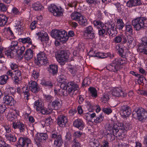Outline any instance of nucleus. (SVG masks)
Here are the masks:
<instances>
[{
    "mask_svg": "<svg viewBox=\"0 0 147 147\" xmlns=\"http://www.w3.org/2000/svg\"><path fill=\"white\" fill-rule=\"evenodd\" d=\"M105 127L108 134H113L116 137L121 138L125 137L126 131L124 124L121 122H117L116 119L112 118L106 123Z\"/></svg>",
    "mask_w": 147,
    "mask_h": 147,
    "instance_id": "obj_1",
    "label": "nucleus"
},
{
    "mask_svg": "<svg viewBox=\"0 0 147 147\" xmlns=\"http://www.w3.org/2000/svg\"><path fill=\"white\" fill-rule=\"evenodd\" d=\"M61 89L58 91L59 94L61 96H66L67 90L71 96H72L74 92L79 89L78 85L74 81L69 82L67 84L61 83L60 85Z\"/></svg>",
    "mask_w": 147,
    "mask_h": 147,
    "instance_id": "obj_2",
    "label": "nucleus"
},
{
    "mask_svg": "<svg viewBox=\"0 0 147 147\" xmlns=\"http://www.w3.org/2000/svg\"><path fill=\"white\" fill-rule=\"evenodd\" d=\"M131 23L135 30L140 31L147 27V19L143 17L137 18L133 20Z\"/></svg>",
    "mask_w": 147,
    "mask_h": 147,
    "instance_id": "obj_3",
    "label": "nucleus"
},
{
    "mask_svg": "<svg viewBox=\"0 0 147 147\" xmlns=\"http://www.w3.org/2000/svg\"><path fill=\"white\" fill-rule=\"evenodd\" d=\"M18 45V42L17 41H13L11 42L10 48L5 51V54L7 57L11 58L18 53L19 50Z\"/></svg>",
    "mask_w": 147,
    "mask_h": 147,
    "instance_id": "obj_4",
    "label": "nucleus"
},
{
    "mask_svg": "<svg viewBox=\"0 0 147 147\" xmlns=\"http://www.w3.org/2000/svg\"><path fill=\"white\" fill-rule=\"evenodd\" d=\"M68 38L67 32L65 31L56 29V40H59L63 44L67 40Z\"/></svg>",
    "mask_w": 147,
    "mask_h": 147,
    "instance_id": "obj_5",
    "label": "nucleus"
},
{
    "mask_svg": "<svg viewBox=\"0 0 147 147\" xmlns=\"http://www.w3.org/2000/svg\"><path fill=\"white\" fill-rule=\"evenodd\" d=\"M16 145L19 147H32L31 144L30 140L24 137H20Z\"/></svg>",
    "mask_w": 147,
    "mask_h": 147,
    "instance_id": "obj_6",
    "label": "nucleus"
},
{
    "mask_svg": "<svg viewBox=\"0 0 147 147\" xmlns=\"http://www.w3.org/2000/svg\"><path fill=\"white\" fill-rule=\"evenodd\" d=\"M36 64L39 66L46 64L48 62L46 54L43 52H40L37 55Z\"/></svg>",
    "mask_w": 147,
    "mask_h": 147,
    "instance_id": "obj_7",
    "label": "nucleus"
},
{
    "mask_svg": "<svg viewBox=\"0 0 147 147\" xmlns=\"http://www.w3.org/2000/svg\"><path fill=\"white\" fill-rule=\"evenodd\" d=\"M68 58V52L66 51H62L57 54V60L59 63L63 64L67 61Z\"/></svg>",
    "mask_w": 147,
    "mask_h": 147,
    "instance_id": "obj_8",
    "label": "nucleus"
},
{
    "mask_svg": "<svg viewBox=\"0 0 147 147\" xmlns=\"http://www.w3.org/2000/svg\"><path fill=\"white\" fill-rule=\"evenodd\" d=\"M94 34V31L91 26H90L85 29L84 35L86 38H93L95 37Z\"/></svg>",
    "mask_w": 147,
    "mask_h": 147,
    "instance_id": "obj_9",
    "label": "nucleus"
},
{
    "mask_svg": "<svg viewBox=\"0 0 147 147\" xmlns=\"http://www.w3.org/2000/svg\"><path fill=\"white\" fill-rule=\"evenodd\" d=\"M17 91L20 94H21L22 93H23L25 99L28 100L29 99L30 94L28 92L29 90L27 87L24 86L22 88L20 87H18L17 88Z\"/></svg>",
    "mask_w": 147,
    "mask_h": 147,
    "instance_id": "obj_10",
    "label": "nucleus"
},
{
    "mask_svg": "<svg viewBox=\"0 0 147 147\" xmlns=\"http://www.w3.org/2000/svg\"><path fill=\"white\" fill-rule=\"evenodd\" d=\"M6 141L10 143H14L17 140V138L14 134L11 132L10 134H5Z\"/></svg>",
    "mask_w": 147,
    "mask_h": 147,
    "instance_id": "obj_11",
    "label": "nucleus"
},
{
    "mask_svg": "<svg viewBox=\"0 0 147 147\" xmlns=\"http://www.w3.org/2000/svg\"><path fill=\"white\" fill-rule=\"evenodd\" d=\"M67 122V118L65 116L60 115L58 117L57 119V123L60 127H64Z\"/></svg>",
    "mask_w": 147,
    "mask_h": 147,
    "instance_id": "obj_12",
    "label": "nucleus"
},
{
    "mask_svg": "<svg viewBox=\"0 0 147 147\" xmlns=\"http://www.w3.org/2000/svg\"><path fill=\"white\" fill-rule=\"evenodd\" d=\"M36 34L38 36V39L42 42H46L49 40V37L48 34L45 31L38 32L36 33Z\"/></svg>",
    "mask_w": 147,
    "mask_h": 147,
    "instance_id": "obj_13",
    "label": "nucleus"
},
{
    "mask_svg": "<svg viewBox=\"0 0 147 147\" xmlns=\"http://www.w3.org/2000/svg\"><path fill=\"white\" fill-rule=\"evenodd\" d=\"M28 85L29 89L32 92L36 93L39 91V87L36 82L31 81L29 82Z\"/></svg>",
    "mask_w": 147,
    "mask_h": 147,
    "instance_id": "obj_14",
    "label": "nucleus"
},
{
    "mask_svg": "<svg viewBox=\"0 0 147 147\" xmlns=\"http://www.w3.org/2000/svg\"><path fill=\"white\" fill-rule=\"evenodd\" d=\"M13 79L16 84H18L21 80L22 76L21 72L20 70H15L13 72Z\"/></svg>",
    "mask_w": 147,
    "mask_h": 147,
    "instance_id": "obj_15",
    "label": "nucleus"
},
{
    "mask_svg": "<svg viewBox=\"0 0 147 147\" xmlns=\"http://www.w3.org/2000/svg\"><path fill=\"white\" fill-rule=\"evenodd\" d=\"M73 126L80 130H82L84 126V123L81 119H78L75 120L73 123Z\"/></svg>",
    "mask_w": 147,
    "mask_h": 147,
    "instance_id": "obj_16",
    "label": "nucleus"
},
{
    "mask_svg": "<svg viewBox=\"0 0 147 147\" xmlns=\"http://www.w3.org/2000/svg\"><path fill=\"white\" fill-rule=\"evenodd\" d=\"M114 41L116 43H119L121 41L123 44L125 43L127 41L126 37L122 34L118 35L113 39Z\"/></svg>",
    "mask_w": 147,
    "mask_h": 147,
    "instance_id": "obj_17",
    "label": "nucleus"
},
{
    "mask_svg": "<svg viewBox=\"0 0 147 147\" xmlns=\"http://www.w3.org/2000/svg\"><path fill=\"white\" fill-rule=\"evenodd\" d=\"M3 101L5 103L10 106L13 105L15 102L12 96L8 95H6L4 96Z\"/></svg>",
    "mask_w": 147,
    "mask_h": 147,
    "instance_id": "obj_18",
    "label": "nucleus"
},
{
    "mask_svg": "<svg viewBox=\"0 0 147 147\" xmlns=\"http://www.w3.org/2000/svg\"><path fill=\"white\" fill-rule=\"evenodd\" d=\"M34 107L36 109V110H43L44 103L40 100H38L35 101Z\"/></svg>",
    "mask_w": 147,
    "mask_h": 147,
    "instance_id": "obj_19",
    "label": "nucleus"
},
{
    "mask_svg": "<svg viewBox=\"0 0 147 147\" xmlns=\"http://www.w3.org/2000/svg\"><path fill=\"white\" fill-rule=\"evenodd\" d=\"M123 59L121 58L118 57L115 58L113 61V63L115 65L119 66L120 65H124L127 63L126 58Z\"/></svg>",
    "mask_w": 147,
    "mask_h": 147,
    "instance_id": "obj_20",
    "label": "nucleus"
},
{
    "mask_svg": "<svg viewBox=\"0 0 147 147\" xmlns=\"http://www.w3.org/2000/svg\"><path fill=\"white\" fill-rule=\"evenodd\" d=\"M8 18L3 14H0V26H3L5 25L8 21Z\"/></svg>",
    "mask_w": 147,
    "mask_h": 147,
    "instance_id": "obj_21",
    "label": "nucleus"
},
{
    "mask_svg": "<svg viewBox=\"0 0 147 147\" xmlns=\"http://www.w3.org/2000/svg\"><path fill=\"white\" fill-rule=\"evenodd\" d=\"M141 4L140 0H129L127 3V6L129 7L136 6Z\"/></svg>",
    "mask_w": 147,
    "mask_h": 147,
    "instance_id": "obj_22",
    "label": "nucleus"
},
{
    "mask_svg": "<svg viewBox=\"0 0 147 147\" xmlns=\"http://www.w3.org/2000/svg\"><path fill=\"white\" fill-rule=\"evenodd\" d=\"M132 115L134 118L137 119L140 121H142L144 118L141 111H133Z\"/></svg>",
    "mask_w": 147,
    "mask_h": 147,
    "instance_id": "obj_23",
    "label": "nucleus"
},
{
    "mask_svg": "<svg viewBox=\"0 0 147 147\" xmlns=\"http://www.w3.org/2000/svg\"><path fill=\"white\" fill-rule=\"evenodd\" d=\"M107 69L109 71L114 72H117L119 69V66L116 65L115 63H112L107 67Z\"/></svg>",
    "mask_w": 147,
    "mask_h": 147,
    "instance_id": "obj_24",
    "label": "nucleus"
},
{
    "mask_svg": "<svg viewBox=\"0 0 147 147\" xmlns=\"http://www.w3.org/2000/svg\"><path fill=\"white\" fill-rule=\"evenodd\" d=\"M53 121L51 118L48 117L45 121H42L41 122V123L43 127L45 126H49L50 127L53 123Z\"/></svg>",
    "mask_w": 147,
    "mask_h": 147,
    "instance_id": "obj_25",
    "label": "nucleus"
},
{
    "mask_svg": "<svg viewBox=\"0 0 147 147\" xmlns=\"http://www.w3.org/2000/svg\"><path fill=\"white\" fill-rule=\"evenodd\" d=\"M32 8L36 11L42 10L44 9V7L39 2H37L32 5Z\"/></svg>",
    "mask_w": 147,
    "mask_h": 147,
    "instance_id": "obj_26",
    "label": "nucleus"
},
{
    "mask_svg": "<svg viewBox=\"0 0 147 147\" xmlns=\"http://www.w3.org/2000/svg\"><path fill=\"white\" fill-rule=\"evenodd\" d=\"M48 138V135L46 133H40L37 136V140L40 142H45Z\"/></svg>",
    "mask_w": 147,
    "mask_h": 147,
    "instance_id": "obj_27",
    "label": "nucleus"
},
{
    "mask_svg": "<svg viewBox=\"0 0 147 147\" xmlns=\"http://www.w3.org/2000/svg\"><path fill=\"white\" fill-rule=\"evenodd\" d=\"M125 25L123 20L121 19H118L117 20L115 28L119 30H122Z\"/></svg>",
    "mask_w": 147,
    "mask_h": 147,
    "instance_id": "obj_28",
    "label": "nucleus"
},
{
    "mask_svg": "<svg viewBox=\"0 0 147 147\" xmlns=\"http://www.w3.org/2000/svg\"><path fill=\"white\" fill-rule=\"evenodd\" d=\"M19 40L20 42H22L23 43L28 44V45H26L27 47H29L30 45H32L31 39L29 37L24 38H19Z\"/></svg>",
    "mask_w": 147,
    "mask_h": 147,
    "instance_id": "obj_29",
    "label": "nucleus"
},
{
    "mask_svg": "<svg viewBox=\"0 0 147 147\" xmlns=\"http://www.w3.org/2000/svg\"><path fill=\"white\" fill-rule=\"evenodd\" d=\"M64 10L61 7L56 6V16L60 17L63 16Z\"/></svg>",
    "mask_w": 147,
    "mask_h": 147,
    "instance_id": "obj_30",
    "label": "nucleus"
},
{
    "mask_svg": "<svg viewBox=\"0 0 147 147\" xmlns=\"http://www.w3.org/2000/svg\"><path fill=\"white\" fill-rule=\"evenodd\" d=\"M33 56V52L32 51L29 49L27 50L24 55V57L26 60H28L32 58Z\"/></svg>",
    "mask_w": 147,
    "mask_h": 147,
    "instance_id": "obj_31",
    "label": "nucleus"
},
{
    "mask_svg": "<svg viewBox=\"0 0 147 147\" xmlns=\"http://www.w3.org/2000/svg\"><path fill=\"white\" fill-rule=\"evenodd\" d=\"M78 22L80 25L84 26H86L88 24L87 20L84 16L82 15Z\"/></svg>",
    "mask_w": 147,
    "mask_h": 147,
    "instance_id": "obj_32",
    "label": "nucleus"
},
{
    "mask_svg": "<svg viewBox=\"0 0 147 147\" xmlns=\"http://www.w3.org/2000/svg\"><path fill=\"white\" fill-rule=\"evenodd\" d=\"M82 15L78 12H74L71 14V17L72 19L78 21Z\"/></svg>",
    "mask_w": 147,
    "mask_h": 147,
    "instance_id": "obj_33",
    "label": "nucleus"
},
{
    "mask_svg": "<svg viewBox=\"0 0 147 147\" xmlns=\"http://www.w3.org/2000/svg\"><path fill=\"white\" fill-rule=\"evenodd\" d=\"M93 24L95 27L98 28L100 29L104 27V24L101 21L96 20L94 21Z\"/></svg>",
    "mask_w": 147,
    "mask_h": 147,
    "instance_id": "obj_34",
    "label": "nucleus"
},
{
    "mask_svg": "<svg viewBox=\"0 0 147 147\" xmlns=\"http://www.w3.org/2000/svg\"><path fill=\"white\" fill-rule=\"evenodd\" d=\"M16 116L15 113L12 112L9 113L7 115V118L9 121L12 122V123L15 122Z\"/></svg>",
    "mask_w": 147,
    "mask_h": 147,
    "instance_id": "obj_35",
    "label": "nucleus"
},
{
    "mask_svg": "<svg viewBox=\"0 0 147 147\" xmlns=\"http://www.w3.org/2000/svg\"><path fill=\"white\" fill-rule=\"evenodd\" d=\"M122 93V90L119 88H117L114 89L112 92L113 95L117 97H120L121 96Z\"/></svg>",
    "mask_w": 147,
    "mask_h": 147,
    "instance_id": "obj_36",
    "label": "nucleus"
},
{
    "mask_svg": "<svg viewBox=\"0 0 147 147\" xmlns=\"http://www.w3.org/2000/svg\"><path fill=\"white\" fill-rule=\"evenodd\" d=\"M89 92L90 95L92 97L96 98L97 93L96 90L94 88L90 87L89 88Z\"/></svg>",
    "mask_w": 147,
    "mask_h": 147,
    "instance_id": "obj_37",
    "label": "nucleus"
},
{
    "mask_svg": "<svg viewBox=\"0 0 147 147\" xmlns=\"http://www.w3.org/2000/svg\"><path fill=\"white\" fill-rule=\"evenodd\" d=\"M8 78V76L6 75L0 76V84L3 85L6 84Z\"/></svg>",
    "mask_w": 147,
    "mask_h": 147,
    "instance_id": "obj_38",
    "label": "nucleus"
},
{
    "mask_svg": "<svg viewBox=\"0 0 147 147\" xmlns=\"http://www.w3.org/2000/svg\"><path fill=\"white\" fill-rule=\"evenodd\" d=\"M116 28H115V26L111 29H109L107 30V32L109 34L112 36H114L117 33V31L116 30Z\"/></svg>",
    "mask_w": 147,
    "mask_h": 147,
    "instance_id": "obj_39",
    "label": "nucleus"
},
{
    "mask_svg": "<svg viewBox=\"0 0 147 147\" xmlns=\"http://www.w3.org/2000/svg\"><path fill=\"white\" fill-rule=\"evenodd\" d=\"M117 49L118 50V53L119 56L123 58H126V55L124 53V50L122 48H120L119 45H117L116 47Z\"/></svg>",
    "mask_w": 147,
    "mask_h": 147,
    "instance_id": "obj_40",
    "label": "nucleus"
},
{
    "mask_svg": "<svg viewBox=\"0 0 147 147\" xmlns=\"http://www.w3.org/2000/svg\"><path fill=\"white\" fill-rule=\"evenodd\" d=\"M56 139V147H60L63 143L61 136L60 135H58Z\"/></svg>",
    "mask_w": 147,
    "mask_h": 147,
    "instance_id": "obj_41",
    "label": "nucleus"
},
{
    "mask_svg": "<svg viewBox=\"0 0 147 147\" xmlns=\"http://www.w3.org/2000/svg\"><path fill=\"white\" fill-rule=\"evenodd\" d=\"M41 84L42 86L51 88L53 86V84L50 81H46L44 79L41 80L40 83Z\"/></svg>",
    "mask_w": 147,
    "mask_h": 147,
    "instance_id": "obj_42",
    "label": "nucleus"
},
{
    "mask_svg": "<svg viewBox=\"0 0 147 147\" xmlns=\"http://www.w3.org/2000/svg\"><path fill=\"white\" fill-rule=\"evenodd\" d=\"M125 31L130 35L133 34V28L130 24H126L125 25Z\"/></svg>",
    "mask_w": 147,
    "mask_h": 147,
    "instance_id": "obj_43",
    "label": "nucleus"
},
{
    "mask_svg": "<svg viewBox=\"0 0 147 147\" xmlns=\"http://www.w3.org/2000/svg\"><path fill=\"white\" fill-rule=\"evenodd\" d=\"M7 33L9 35V36L8 37V39L9 40H11V39H14L15 38V37L14 36V34L10 27H8L7 28Z\"/></svg>",
    "mask_w": 147,
    "mask_h": 147,
    "instance_id": "obj_44",
    "label": "nucleus"
},
{
    "mask_svg": "<svg viewBox=\"0 0 147 147\" xmlns=\"http://www.w3.org/2000/svg\"><path fill=\"white\" fill-rule=\"evenodd\" d=\"M104 24L105 29L107 30L115 26V25L111 22H107Z\"/></svg>",
    "mask_w": 147,
    "mask_h": 147,
    "instance_id": "obj_45",
    "label": "nucleus"
},
{
    "mask_svg": "<svg viewBox=\"0 0 147 147\" xmlns=\"http://www.w3.org/2000/svg\"><path fill=\"white\" fill-rule=\"evenodd\" d=\"M109 55V53H106L97 52L96 57L101 59L105 58L108 57Z\"/></svg>",
    "mask_w": 147,
    "mask_h": 147,
    "instance_id": "obj_46",
    "label": "nucleus"
},
{
    "mask_svg": "<svg viewBox=\"0 0 147 147\" xmlns=\"http://www.w3.org/2000/svg\"><path fill=\"white\" fill-rule=\"evenodd\" d=\"M68 69L72 74H75L77 71V68L76 66L71 65L69 66Z\"/></svg>",
    "mask_w": 147,
    "mask_h": 147,
    "instance_id": "obj_47",
    "label": "nucleus"
},
{
    "mask_svg": "<svg viewBox=\"0 0 147 147\" xmlns=\"http://www.w3.org/2000/svg\"><path fill=\"white\" fill-rule=\"evenodd\" d=\"M48 9L49 11L52 13H53L54 16L55 12V5L54 4H51L48 7Z\"/></svg>",
    "mask_w": 147,
    "mask_h": 147,
    "instance_id": "obj_48",
    "label": "nucleus"
},
{
    "mask_svg": "<svg viewBox=\"0 0 147 147\" xmlns=\"http://www.w3.org/2000/svg\"><path fill=\"white\" fill-rule=\"evenodd\" d=\"M104 119V116H102V114H100L96 119L94 120V122L96 123H101Z\"/></svg>",
    "mask_w": 147,
    "mask_h": 147,
    "instance_id": "obj_49",
    "label": "nucleus"
},
{
    "mask_svg": "<svg viewBox=\"0 0 147 147\" xmlns=\"http://www.w3.org/2000/svg\"><path fill=\"white\" fill-rule=\"evenodd\" d=\"M48 71L49 73L54 75L55 74V64L50 65Z\"/></svg>",
    "mask_w": 147,
    "mask_h": 147,
    "instance_id": "obj_50",
    "label": "nucleus"
},
{
    "mask_svg": "<svg viewBox=\"0 0 147 147\" xmlns=\"http://www.w3.org/2000/svg\"><path fill=\"white\" fill-rule=\"evenodd\" d=\"M91 81L89 78H85L83 82V86H87L90 84Z\"/></svg>",
    "mask_w": 147,
    "mask_h": 147,
    "instance_id": "obj_51",
    "label": "nucleus"
},
{
    "mask_svg": "<svg viewBox=\"0 0 147 147\" xmlns=\"http://www.w3.org/2000/svg\"><path fill=\"white\" fill-rule=\"evenodd\" d=\"M89 144L92 147H97L98 145V143L97 140H92L90 142Z\"/></svg>",
    "mask_w": 147,
    "mask_h": 147,
    "instance_id": "obj_52",
    "label": "nucleus"
},
{
    "mask_svg": "<svg viewBox=\"0 0 147 147\" xmlns=\"http://www.w3.org/2000/svg\"><path fill=\"white\" fill-rule=\"evenodd\" d=\"M66 78L65 76L63 75H62L59 76L57 80V81L59 82L60 83L67 84L66 83L64 82L66 80Z\"/></svg>",
    "mask_w": 147,
    "mask_h": 147,
    "instance_id": "obj_53",
    "label": "nucleus"
},
{
    "mask_svg": "<svg viewBox=\"0 0 147 147\" xmlns=\"http://www.w3.org/2000/svg\"><path fill=\"white\" fill-rule=\"evenodd\" d=\"M121 115L123 117L128 116L131 113V111H121L120 112Z\"/></svg>",
    "mask_w": 147,
    "mask_h": 147,
    "instance_id": "obj_54",
    "label": "nucleus"
},
{
    "mask_svg": "<svg viewBox=\"0 0 147 147\" xmlns=\"http://www.w3.org/2000/svg\"><path fill=\"white\" fill-rule=\"evenodd\" d=\"M4 129L5 131V134H10L11 131V126L9 125L6 124L3 125Z\"/></svg>",
    "mask_w": 147,
    "mask_h": 147,
    "instance_id": "obj_55",
    "label": "nucleus"
},
{
    "mask_svg": "<svg viewBox=\"0 0 147 147\" xmlns=\"http://www.w3.org/2000/svg\"><path fill=\"white\" fill-rule=\"evenodd\" d=\"M86 2L90 5H96L100 2L99 0H86Z\"/></svg>",
    "mask_w": 147,
    "mask_h": 147,
    "instance_id": "obj_56",
    "label": "nucleus"
},
{
    "mask_svg": "<svg viewBox=\"0 0 147 147\" xmlns=\"http://www.w3.org/2000/svg\"><path fill=\"white\" fill-rule=\"evenodd\" d=\"M78 4V2L77 1H73L68 4V5L70 7H74L75 9L76 8Z\"/></svg>",
    "mask_w": 147,
    "mask_h": 147,
    "instance_id": "obj_57",
    "label": "nucleus"
},
{
    "mask_svg": "<svg viewBox=\"0 0 147 147\" xmlns=\"http://www.w3.org/2000/svg\"><path fill=\"white\" fill-rule=\"evenodd\" d=\"M11 13L14 15H18L20 14V11L18 8L16 7H13L11 9Z\"/></svg>",
    "mask_w": 147,
    "mask_h": 147,
    "instance_id": "obj_58",
    "label": "nucleus"
},
{
    "mask_svg": "<svg viewBox=\"0 0 147 147\" xmlns=\"http://www.w3.org/2000/svg\"><path fill=\"white\" fill-rule=\"evenodd\" d=\"M25 127L26 125L21 122V124L19 125L18 127V128L20 129V131L24 132L25 131Z\"/></svg>",
    "mask_w": 147,
    "mask_h": 147,
    "instance_id": "obj_59",
    "label": "nucleus"
},
{
    "mask_svg": "<svg viewBox=\"0 0 147 147\" xmlns=\"http://www.w3.org/2000/svg\"><path fill=\"white\" fill-rule=\"evenodd\" d=\"M109 96L107 94H105L103 95L102 97L101 98V100L103 103H105L109 100Z\"/></svg>",
    "mask_w": 147,
    "mask_h": 147,
    "instance_id": "obj_60",
    "label": "nucleus"
},
{
    "mask_svg": "<svg viewBox=\"0 0 147 147\" xmlns=\"http://www.w3.org/2000/svg\"><path fill=\"white\" fill-rule=\"evenodd\" d=\"M72 147H80V144L76 138H75L73 141V144Z\"/></svg>",
    "mask_w": 147,
    "mask_h": 147,
    "instance_id": "obj_61",
    "label": "nucleus"
},
{
    "mask_svg": "<svg viewBox=\"0 0 147 147\" xmlns=\"http://www.w3.org/2000/svg\"><path fill=\"white\" fill-rule=\"evenodd\" d=\"M85 116L86 117H90V119L91 118L92 119V118L96 116V114L95 113H92L91 111L87 113Z\"/></svg>",
    "mask_w": 147,
    "mask_h": 147,
    "instance_id": "obj_62",
    "label": "nucleus"
},
{
    "mask_svg": "<svg viewBox=\"0 0 147 147\" xmlns=\"http://www.w3.org/2000/svg\"><path fill=\"white\" fill-rule=\"evenodd\" d=\"M7 9V7L3 3H0V11H6Z\"/></svg>",
    "mask_w": 147,
    "mask_h": 147,
    "instance_id": "obj_63",
    "label": "nucleus"
},
{
    "mask_svg": "<svg viewBox=\"0 0 147 147\" xmlns=\"http://www.w3.org/2000/svg\"><path fill=\"white\" fill-rule=\"evenodd\" d=\"M146 36L142 38V42L143 45L147 47V32L146 33Z\"/></svg>",
    "mask_w": 147,
    "mask_h": 147,
    "instance_id": "obj_64",
    "label": "nucleus"
}]
</instances>
